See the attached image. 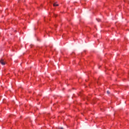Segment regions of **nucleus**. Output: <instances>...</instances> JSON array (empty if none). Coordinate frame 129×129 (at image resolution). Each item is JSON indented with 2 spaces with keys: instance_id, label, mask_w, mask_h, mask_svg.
I'll return each mask as SVG.
<instances>
[{
  "instance_id": "4",
  "label": "nucleus",
  "mask_w": 129,
  "mask_h": 129,
  "mask_svg": "<svg viewBox=\"0 0 129 129\" xmlns=\"http://www.w3.org/2000/svg\"><path fill=\"white\" fill-rule=\"evenodd\" d=\"M59 129H64V128L62 127H60L59 128Z\"/></svg>"
},
{
  "instance_id": "1",
  "label": "nucleus",
  "mask_w": 129,
  "mask_h": 129,
  "mask_svg": "<svg viewBox=\"0 0 129 129\" xmlns=\"http://www.w3.org/2000/svg\"><path fill=\"white\" fill-rule=\"evenodd\" d=\"M0 63L2 64V65H6V62H4V59H1L0 60Z\"/></svg>"
},
{
  "instance_id": "3",
  "label": "nucleus",
  "mask_w": 129,
  "mask_h": 129,
  "mask_svg": "<svg viewBox=\"0 0 129 129\" xmlns=\"http://www.w3.org/2000/svg\"><path fill=\"white\" fill-rule=\"evenodd\" d=\"M107 94H109V91H107Z\"/></svg>"
},
{
  "instance_id": "2",
  "label": "nucleus",
  "mask_w": 129,
  "mask_h": 129,
  "mask_svg": "<svg viewBox=\"0 0 129 129\" xmlns=\"http://www.w3.org/2000/svg\"><path fill=\"white\" fill-rule=\"evenodd\" d=\"M53 7H58V4H56V3H54L53 4Z\"/></svg>"
}]
</instances>
